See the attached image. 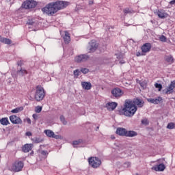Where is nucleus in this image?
<instances>
[{"mask_svg":"<svg viewBox=\"0 0 175 175\" xmlns=\"http://www.w3.org/2000/svg\"><path fill=\"white\" fill-rule=\"evenodd\" d=\"M44 96H46L44 89H43L42 85H38L36 87V90L35 94L36 100H37V102H40V100H43V99H44Z\"/></svg>","mask_w":175,"mask_h":175,"instance_id":"obj_4","label":"nucleus"},{"mask_svg":"<svg viewBox=\"0 0 175 175\" xmlns=\"http://www.w3.org/2000/svg\"><path fill=\"white\" fill-rule=\"evenodd\" d=\"M39 117V115L37 113H33V118L34 120V121H38V118Z\"/></svg>","mask_w":175,"mask_h":175,"instance_id":"obj_41","label":"nucleus"},{"mask_svg":"<svg viewBox=\"0 0 175 175\" xmlns=\"http://www.w3.org/2000/svg\"><path fill=\"white\" fill-rule=\"evenodd\" d=\"M136 55H137V57H140V55H146V53H144L143 52L142 53L137 52Z\"/></svg>","mask_w":175,"mask_h":175,"instance_id":"obj_45","label":"nucleus"},{"mask_svg":"<svg viewBox=\"0 0 175 175\" xmlns=\"http://www.w3.org/2000/svg\"><path fill=\"white\" fill-rule=\"evenodd\" d=\"M149 103H153V105H159L162 102V97H158L157 98H148Z\"/></svg>","mask_w":175,"mask_h":175,"instance_id":"obj_17","label":"nucleus"},{"mask_svg":"<svg viewBox=\"0 0 175 175\" xmlns=\"http://www.w3.org/2000/svg\"><path fill=\"white\" fill-rule=\"evenodd\" d=\"M10 121H11L12 124H23V120H21V118L16 115L10 116Z\"/></svg>","mask_w":175,"mask_h":175,"instance_id":"obj_11","label":"nucleus"},{"mask_svg":"<svg viewBox=\"0 0 175 175\" xmlns=\"http://www.w3.org/2000/svg\"><path fill=\"white\" fill-rule=\"evenodd\" d=\"M152 169L155 170V172H163V170L166 169V167L164 165L163 163H161L157 166L153 167Z\"/></svg>","mask_w":175,"mask_h":175,"instance_id":"obj_18","label":"nucleus"},{"mask_svg":"<svg viewBox=\"0 0 175 175\" xmlns=\"http://www.w3.org/2000/svg\"><path fill=\"white\" fill-rule=\"evenodd\" d=\"M25 75H28V71L23 67H21L19 70L16 71V76H18L19 77H23Z\"/></svg>","mask_w":175,"mask_h":175,"instance_id":"obj_16","label":"nucleus"},{"mask_svg":"<svg viewBox=\"0 0 175 175\" xmlns=\"http://www.w3.org/2000/svg\"><path fill=\"white\" fill-rule=\"evenodd\" d=\"M81 72L83 73V75H87L88 72H90V70L88 68H81Z\"/></svg>","mask_w":175,"mask_h":175,"instance_id":"obj_36","label":"nucleus"},{"mask_svg":"<svg viewBox=\"0 0 175 175\" xmlns=\"http://www.w3.org/2000/svg\"><path fill=\"white\" fill-rule=\"evenodd\" d=\"M88 4L90 6H92L94 5V0H89Z\"/></svg>","mask_w":175,"mask_h":175,"instance_id":"obj_48","label":"nucleus"},{"mask_svg":"<svg viewBox=\"0 0 175 175\" xmlns=\"http://www.w3.org/2000/svg\"><path fill=\"white\" fill-rule=\"evenodd\" d=\"M142 124H144V125H148V120H147V119L142 120Z\"/></svg>","mask_w":175,"mask_h":175,"instance_id":"obj_43","label":"nucleus"},{"mask_svg":"<svg viewBox=\"0 0 175 175\" xmlns=\"http://www.w3.org/2000/svg\"><path fill=\"white\" fill-rule=\"evenodd\" d=\"M44 132L48 137H53L54 136V133L51 130H45Z\"/></svg>","mask_w":175,"mask_h":175,"instance_id":"obj_28","label":"nucleus"},{"mask_svg":"<svg viewBox=\"0 0 175 175\" xmlns=\"http://www.w3.org/2000/svg\"><path fill=\"white\" fill-rule=\"evenodd\" d=\"M123 13L124 16H126V14H132V13H135V11H133L132 8H126L123 10Z\"/></svg>","mask_w":175,"mask_h":175,"instance_id":"obj_25","label":"nucleus"},{"mask_svg":"<svg viewBox=\"0 0 175 175\" xmlns=\"http://www.w3.org/2000/svg\"><path fill=\"white\" fill-rule=\"evenodd\" d=\"M68 6V2L57 1L56 2L49 3L44 8H42V12L49 16H53L62 9H65Z\"/></svg>","mask_w":175,"mask_h":175,"instance_id":"obj_1","label":"nucleus"},{"mask_svg":"<svg viewBox=\"0 0 175 175\" xmlns=\"http://www.w3.org/2000/svg\"><path fill=\"white\" fill-rule=\"evenodd\" d=\"M111 94L113 98L118 99L119 98H121L122 95H124V91H122V90L120 89L119 88H115L111 90Z\"/></svg>","mask_w":175,"mask_h":175,"instance_id":"obj_8","label":"nucleus"},{"mask_svg":"<svg viewBox=\"0 0 175 175\" xmlns=\"http://www.w3.org/2000/svg\"><path fill=\"white\" fill-rule=\"evenodd\" d=\"M120 64H125V62H120Z\"/></svg>","mask_w":175,"mask_h":175,"instance_id":"obj_51","label":"nucleus"},{"mask_svg":"<svg viewBox=\"0 0 175 175\" xmlns=\"http://www.w3.org/2000/svg\"><path fill=\"white\" fill-rule=\"evenodd\" d=\"M131 162L127 161V162L124 163V167H131Z\"/></svg>","mask_w":175,"mask_h":175,"instance_id":"obj_42","label":"nucleus"},{"mask_svg":"<svg viewBox=\"0 0 175 175\" xmlns=\"http://www.w3.org/2000/svg\"><path fill=\"white\" fill-rule=\"evenodd\" d=\"M23 167L24 162L19 160H16L14 163L12 164L11 172H14L15 173L17 172H21Z\"/></svg>","mask_w":175,"mask_h":175,"instance_id":"obj_5","label":"nucleus"},{"mask_svg":"<svg viewBox=\"0 0 175 175\" xmlns=\"http://www.w3.org/2000/svg\"><path fill=\"white\" fill-rule=\"evenodd\" d=\"M136 111H137V107L129 100H126L124 107L120 110V114L126 116V117H133Z\"/></svg>","mask_w":175,"mask_h":175,"instance_id":"obj_2","label":"nucleus"},{"mask_svg":"<svg viewBox=\"0 0 175 175\" xmlns=\"http://www.w3.org/2000/svg\"><path fill=\"white\" fill-rule=\"evenodd\" d=\"M32 141L36 144H38L39 143H43L44 139L40 137H34L33 139H32Z\"/></svg>","mask_w":175,"mask_h":175,"instance_id":"obj_27","label":"nucleus"},{"mask_svg":"<svg viewBox=\"0 0 175 175\" xmlns=\"http://www.w3.org/2000/svg\"><path fill=\"white\" fill-rule=\"evenodd\" d=\"M60 121L62 122L63 125L68 124V122L65 120V117L63 115L60 116Z\"/></svg>","mask_w":175,"mask_h":175,"instance_id":"obj_30","label":"nucleus"},{"mask_svg":"<svg viewBox=\"0 0 175 175\" xmlns=\"http://www.w3.org/2000/svg\"><path fill=\"white\" fill-rule=\"evenodd\" d=\"M27 24L28 25H35L36 23H35V19H29L27 21Z\"/></svg>","mask_w":175,"mask_h":175,"instance_id":"obj_31","label":"nucleus"},{"mask_svg":"<svg viewBox=\"0 0 175 175\" xmlns=\"http://www.w3.org/2000/svg\"><path fill=\"white\" fill-rule=\"evenodd\" d=\"M82 88L83 90H91L92 85L90 82H82L81 83Z\"/></svg>","mask_w":175,"mask_h":175,"instance_id":"obj_23","label":"nucleus"},{"mask_svg":"<svg viewBox=\"0 0 175 175\" xmlns=\"http://www.w3.org/2000/svg\"><path fill=\"white\" fill-rule=\"evenodd\" d=\"M142 53H150L151 51V43H145L141 47Z\"/></svg>","mask_w":175,"mask_h":175,"instance_id":"obj_14","label":"nucleus"},{"mask_svg":"<svg viewBox=\"0 0 175 175\" xmlns=\"http://www.w3.org/2000/svg\"><path fill=\"white\" fill-rule=\"evenodd\" d=\"M165 60L169 65H172V64L174 62V58H173V56L172 55L165 56Z\"/></svg>","mask_w":175,"mask_h":175,"instance_id":"obj_22","label":"nucleus"},{"mask_svg":"<svg viewBox=\"0 0 175 175\" xmlns=\"http://www.w3.org/2000/svg\"><path fill=\"white\" fill-rule=\"evenodd\" d=\"M0 124H1V125H9V124H10V122H9V119L8 118H2L1 119H0Z\"/></svg>","mask_w":175,"mask_h":175,"instance_id":"obj_26","label":"nucleus"},{"mask_svg":"<svg viewBox=\"0 0 175 175\" xmlns=\"http://www.w3.org/2000/svg\"><path fill=\"white\" fill-rule=\"evenodd\" d=\"M118 106V104L116 102H111L108 103L106 104L105 107L109 110V111H113V110L116 109V107Z\"/></svg>","mask_w":175,"mask_h":175,"instance_id":"obj_15","label":"nucleus"},{"mask_svg":"<svg viewBox=\"0 0 175 175\" xmlns=\"http://www.w3.org/2000/svg\"><path fill=\"white\" fill-rule=\"evenodd\" d=\"M33 145L32 144H27L23 147V152H29L32 150Z\"/></svg>","mask_w":175,"mask_h":175,"instance_id":"obj_19","label":"nucleus"},{"mask_svg":"<svg viewBox=\"0 0 175 175\" xmlns=\"http://www.w3.org/2000/svg\"><path fill=\"white\" fill-rule=\"evenodd\" d=\"M24 110V108L23 107H17L11 111V113H20V111H23Z\"/></svg>","mask_w":175,"mask_h":175,"instance_id":"obj_29","label":"nucleus"},{"mask_svg":"<svg viewBox=\"0 0 175 175\" xmlns=\"http://www.w3.org/2000/svg\"><path fill=\"white\" fill-rule=\"evenodd\" d=\"M154 87L155 88H158L159 91H161L162 90V84L161 83H155Z\"/></svg>","mask_w":175,"mask_h":175,"instance_id":"obj_35","label":"nucleus"},{"mask_svg":"<svg viewBox=\"0 0 175 175\" xmlns=\"http://www.w3.org/2000/svg\"><path fill=\"white\" fill-rule=\"evenodd\" d=\"M0 42L4 44H12V40L0 36Z\"/></svg>","mask_w":175,"mask_h":175,"instance_id":"obj_21","label":"nucleus"},{"mask_svg":"<svg viewBox=\"0 0 175 175\" xmlns=\"http://www.w3.org/2000/svg\"><path fill=\"white\" fill-rule=\"evenodd\" d=\"M17 65H18V66H20V68H21V66H23V65H24V63L23 62V61L21 60L17 62Z\"/></svg>","mask_w":175,"mask_h":175,"instance_id":"obj_44","label":"nucleus"},{"mask_svg":"<svg viewBox=\"0 0 175 175\" xmlns=\"http://www.w3.org/2000/svg\"><path fill=\"white\" fill-rule=\"evenodd\" d=\"M175 4V0H172L170 1V5H174Z\"/></svg>","mask_w":175,"mask_h":175,"instance_id":"obj_50","label":"nucleus"},{"mask_svg":"<svg viewBox=\"0 0 175 175\" xmlns=\"http://www.w3.org/2000/svg\"><path fill=\"white\" fill-rule=\"evenodd\" d=\"M40 154L43 155V157H47L49 155V152L46 150H41Z\"/></svg>","mask_w":175,"mask_h":175,"instance_id":"obj_39","label":"nucleus"},{"mask_svg":"<svg viewBox=\"0 0 175 175\" xmlns=\"http://www.w3.org/2000/svg\"><path fill=\"white\" fill-rule=\"evenodd\" d=\"M140 85L141 87H142V88H146V82L144 81L141 82Z\"/></svg>","mask_w":175,"mask_h":175,"instance_id":"obj_46","label":"nucleus"},{"mask_svg":"<svg viewBox=\"0 0 175 175\" xmlns=\"http://www.w3.org/2000/svg\"><path fill=\"white\" fill-rule=\"evenodd\" d=\"M74 75L77 77L80 76V70L79 69L74 70Z\"/></svg>","mask_w":175,"mask_h":175,"instance_id":"obj_40","label":"nucleus"},{"mask_svg":"<svg viewBox=\"0 0 175 175\" xmlns=\"http://www.w3.org/2000/svg\"><path fill=\"white\" fill-rule=\"evenodd\" d=\"M81 143H83V139L73 141L72 144L73 146H79V144H80Z\"/></svg>","mask_w":175,"mask_h":175,"instance_id":"obj_32","label":"nucleus"},{"mask_svg":"<svg viewBox=\"0 0 175 175\" xmlns=\"http://www.w3.org/2000/svg\"><path fill=\"white\" fill-rule=\"evenodd\" d=\"M175 88V82L174 81H172L171 84L170 85V86L168 87V88L167 89V91L165 92V94H173V90H174Z\"/></svg>","mask_w":175,"mask_h":175,"instance_id":"obj_20","label":"nucleus"},{"mask_svg":"<svg viewBox=\"0 0 175 175\" xmlns=\"http://www.w3.org/2000/svg\"><path fill=\"white\" fill-rule=\"evenodd\" d=\"M88 59H90V56L87 54H82L75 57V62L78 63L85 62Z\"/></svg>","mask_w":175,"mask_h":175,"instance_id":"obj_9","label":"nucleus"},{"mask_svg":"<svg viewBox=\"0 0 175 175\" xmlns=\"http://www.w3.org/2000/svg\"><path fill=\"white\" fill-rule=\"evenodd\" d=\"M24 121H27V122L31 125V119L29 118L25 119Z\"/></svg>","mask_w":175,"mask_h":175,"instance_id":"obj_47","label":"nucleus"},{"mask_svg":"<svg viewBox=\"0 0 175 175\" xmlns=\"http://www.w3.org/2000/svg\"><path fill=\"white\" fill-rule=\"evenodd\" d=\"M132 103L134 106H137V107H143L144 106V101L140 98H134Z\"/></svg>","mask_w":175,"mask_h":175,"instance_id":"obj_13","label":"nucleus"},{"mask_svg":"<svg viewBox=\"0 0 175 175\" xmlns=\"http://www.w3.org/2000/svg\"><path fill=\"white\" fill-rule=\"evenodd\" d=\"M26 136H32V133H31L30 131H27L26 133Z\"/></svg>","mask_w":175,"mask_h":175,"instance_id":"obj_49","label":"nucleus"},{"mask_svg":"<svg viewBox=\"0 0 175 175\" xmlns=\"http://www.w3.org/2000/svg\"><path fill=\"white\" fill-rule=\"evenodd\" d=\"M159 40H160L161 42H163V43H165V42H166V40H167V38H166V36L162 35V36H161L159 38Z\"/></svg>","mask_w":175,"mask_h":175,"instance_id":"obj_33","label":"nucleus"},{"mask_svg":"<svg viewBox=\"0 0 175 175\" xmlns=\"http://www.w3.org/2000/svg\"><path fill=\"white\" fill-rule=\"evenodd\" d=\"M36 113H40L42 111V107L40 106H37L35 109Z\"/></svg>","mask_w":175,"mask_h":175,"instance_id":"obj_37","label":"nucleus"},{"mask_svg":"<svg viewBox=\"0 0 175 175\" xmlns=\"http://www.w3.org/2000/svg\"><path fill=\"white\" fill-rule=\"evenodd\" d=\"M38 3L33 0H27L23 3L21 8L23 9H33L36 8Z\"/></svg>","mask_w":175,"mask_h":175,"instance_id":"obj_7","label":"nucleus"},{"mask_svg":"<svg viewBox=\"0 0 175 175\" xmlns=\"http://www.w3.org/2000/svg\"><path fill=\"white\" fill-rule=\"evenodd\" d=\"M98 47H99V44H98L95 40H92L90 42V46H89L90 53H95V51L98 50Z\"/></svg>","mask_w":175,"mask_h":175,"instance_id":"obj_10","label":"nucleus"},{"mask_svg":"<svg viewBox=\"0 0 175 175\" xmlns=\"http://www.w3.org/2000/svg\"><path fill=\"white\" fill-rule=\"evenodd\" d=\"M157 14L159 18H167V17H169V14L163 9L158 10Z\"/></svg>","mask_w":175,"mask_h":175,"instance_id":"obj_12","label":"nucleus"},{"mask_svg":"<svg viewBox=\"0 0 175 175\" xmlns=\"http://www.w3.org/2000/svg\"><path fill=\"white\" fill-rule=\"evenodd\" d=\"M98 129H99V126H97V127H96V131H98Z\"/></svg>","mask_w":175,"mask_h":175,"instance_id":"obj_52","label":"nucleus"},{"mask_svg":"<svg viewBox=\"0 0 175 175\" xmlns=\"http://www.w3.org/2000/svg\"><path fill=\"white\" fill-rule=\"evenodd\" d=\"M116 135L125 136L126 137H135L137 135V133L133 131H126L125 128L118 127L116 129Z\"/></svg>","mask_w":175,"mask_h":175,"instance_id":"obj_3","label":"nucleus"},{"mask_svg":"<svg viewBox=\"0 0 175 175\" xmlns=\"http://www.w3.org/2000/svg\"><path fill=\"white\" fill-rule=\"evenodd\" d=\"M174 126H175L174 123L170 122V123H169V124H167V128L168 129H174Z\"/></svg>","mask_w":175,"mask_h":175,"instance_id":"obj_34","label":"nucleus"},{"mask_svg":"<svg viewBox=\"0 0 175 175\" xmlns=\"http://www.w3.org/2000/svg\"><path fill=\"white\" fill-rule=\"evenodd\" d=\"M63 39L66 44L69 43L70 42V36H69V32L65 31V35L63 37Z\"/></svg>","mask_w":175,"mask_h":175,"instance_id":"obj_24","label":"nucleus"},{"mask_svg":"<svg viewBox=\"0 0 175 175\" xmlns=\"http://www.w3.org/2000/svg\"><path fill=\"white\" fill-rule=\"evenodd\" d=\"M53 139H62V137L61 135H55L53 133V137H52Z\"/></svg>","mask_w":175,"mask_h":175,"instance_id":"obj_38","label":"nucleus"},{"mask_svg":"<svg viewBox=\"0 0 175 175\" xmlns=\"http://www.w3.org/2000/svg\"><path fill=\"white\" fill-rule=\"evenodd\" d=\"M89 165L94 169H96L102 165V161L98 157H90L89 158Z\"/></svg>","mask_w":175,"mask_h":175,"instance_id":"obj_6","label":"nucleus"}]
</instances>
